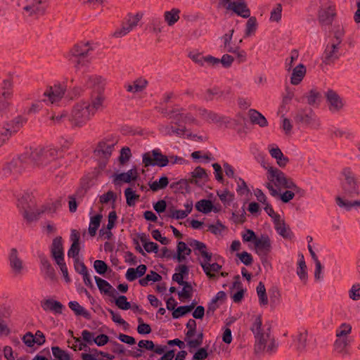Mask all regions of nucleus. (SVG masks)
Segmentation results:
<instances>
[{
    "label": "nucleus",
    "mask_w": 360,
    "mask_h": 360,
    "mask_svg": "<svg viewBox=\"0 0 360 360\" xmlns=\"http://www.w3.org/2000/svg\"><path fill=\"white\" fill-rule=\"evenodd\" d=\"M30 162L33 167H44L58 158L56 148L49 146L43 148H36L28 150Z\"/></svg>",
    "instance_id": "6"
},
{
    "label": "nucleus",
    "mask_w": 360,
    "mask_h": 360,
    "mask_svg": "<svg viewBox=\"0 0 360 360\" xmlns=\"http://www.w3.org/2000/svg\"><path fill=\"white\" fill-rule=\"evenodd\" d=\"M89 353L84 352L81 354V359L82 360H96V357L99 354H101V351L98 350L97 349H88Z\"/></svg>",
    "instance_id": "64"
},
{
    "label": "nucleus",
    "mask_w": 360,
    "mask_h": 360,
    "mask_svg": "<svg viewBox=\"0 0 360 360\" xmlns=\"http://www.w3.org/2000/svg\"><path fill=\"white\" fill-rule=\"evenodd\" d=\"M292 347L298 354H303L307 351V345L308 341V332L305 330L297 332L292 337Z\"/></svg>",
    "instance_id": "20"
},
{
    "label": "nucleus",
    "mask_w": 360,
    "mask_h": 360,
    "mask_svg": "<svg viewBox=\"0 0 360 360\" xmlns=\"http://www.w3.org/2000/svg\"><path fill=\"white\" fill-rule=\"evenodd\" d=\"M254 250L260 257H266L272 250V241L266 234L258 236L254 243Z\"/></svg>",
    "instance_id": "19"
},
{
    "label": "nucleus",
    "mask_w": 360,
    "mask_h": 360,
    "mask_svg": "<svg viewBox=\"0 0 360 360\" xmlns=\"http://www.w3.org/2000/svg\"><path fill=\"white\" fill-rule=\"evenodd\" d=\"M262 167L267 170L266 179L267 181L265 186L269 190L270 194L273 197H278L280 195L281 188L293 189L297 193L302 192V189L298 187L290 178L280 169L264 163L262 164Z\"/></svg>",
    "instance_id": "4"
},
{
    "label": "nucleus",
    "mask_w": 360,
    "mask_h": 360,
    "mask_svg": "<svg viewBox=\"0 0 360 360\" xmlns=\"http://www.w3.org/2000/svg\"><path fill=\"white\" fill-rule=\"evenodd\" d=\"M257 293L259 298V303L262 306H266L268 304V297L266 292V288L262 282H259L257 286Z\"/></svg>",
    "instance_id": "46"
},
{
    "label": "nucleus",
    "mask_w": 360,
    "mask_h": 360,
    "mask_svg": "<svg viewBox=\"0 0 360 360\" xmlns=\"http://www.w3.org/2000/svg\"><path fill=\"white\" fill-rule=\"evenodd\" d=\"M191 252V248L184 242L179 241L176 246V254L174 255L172 257L177 262H182L186 259V256L190 255Z\"/></svg>",
    "instance_id": "29"
},
{
    "label": "nucleus",
    "mask_w": 360,
    "mask_h": 360,
    "mask_svg": "<svg viewBox=\"0 0 360 360\" xmlns=\"http://www.w3.org/2000/svg\"><path fill=\"white\" fill-rule=\"evenodd\" d=\"M8 264L15 277L21 276L25 271V265L16 248H11L8 255Z\"/></svg>",
    "instance_id": "12"
},
{
    "label": "nucleus",
    "mask_w": 360,
    "mask_h": 360,
    "mask_svg": "<svg viewBox=\"0 0 360 360\" xmlns=\"http://www.w3.org/2000/svg\"><path fill=\"white\" fill-rule=\"evenodd\" d=\"M324 95L328 109L330 113L338 114L344 110L346 101L338 92L333 89H328Z\"/></svg>",
    "instance_id": "10"
},
{
    "label": "nucleus",
    "mask_w": 360,
    "mask_h": 360,
    "mask_svg": "<svg viewBox=\"0 0 360 360\" xmlns=\"http://www.w3.org/2000/svg\"><path fill=\"white\" fill-rule=\"evenodd\" d=\"M274 228H275L276 232L281 236H282L283 238H285V239H291L292 238L293 234H292L290 229L289 228V226H288L285 224V222L283 220H281V218L279 219H276V221H274Z\"/></svg>",
    "instance_id": "30"
},
{
    "label": "nucleus",
    "mask_w": 360,
    "mask_h": 360,
    "mask_svg": "<svg viewBox=\"0 0 360 360\" xmlns=\"http://www.w3.org/2000/svg\"><path fill=\"white\" fill-rule=\"evenodd\" d=\"M94 279L96 281L98 289L101 292L110 295L112 290L115 291L112 286L107 281L98 276H95Z\"/></svg>",
    "instance_id": "43"
},
{
    "label": "nucleus",
    "mask_w": 360,
    "mask_h": 360,
    "mask_svg": "<svg viewBox=\"0 0 360 360\" xmlns=\"http://www.w3.org/2000/svg\"><path fill=\"white\" fill-rule=\"evenodd\" d=\"M234 32V30H231L229 33L225 34L222 37L223 49L224 51L229 53H235L237 51V46L233 44L232 37Z\"/></svg>",
    "instance_id": "33"
},
{
    "label": "nucleus",
    "mask_w": 360,
    "mask_h": 360,
    "mask_svg": "<svg viewBox=\"0 0 360 360\" xmlns=\"http://www.w3.org/2000/svg\"><path fill=\"white\" fill-rule=\"evenodd\" d=\"M298 267L297 269V274L300 279L304 283H306L308 274L307 271V265L304 261V258L302 254L299 255Z\"/></svg>",
    "instance_id": "36"
},
{
    "label": "nucleus",
    "mask_w": 360,
    "mask_h": 360,
    "mask_svg": "<svg viewBox=\"0 0 360 360\" xmlns=\"http://www.w3.org/2000/svg\"><path fill=\"white\" fill-rule=\"evenodd\" d=\"M340 37H338L326 46L323 55V60L326 64H330L338 60L340 56Z\"/></svg>",
    "instance_id": "18"
},
{
    "label": "nucleus",
    "mask_w": 360,
    "mask_h": 360,
    "mask_svg": "<svg viewBox=\"0 0 360 360\" xmlns=\"http://www.w3.org/2000/svg\"><path fill=\"white\" fill-rule=\"evenodd\" d=\"M91 51V47L88 43H81L75 45L70 50V56L69 60L75 64L76 68L85 63L84 58L88 56Z\"/></svg>",
    "instance_id": "13"
},
{
    "label": "nucleus",
    "mask_w": 360,
    "mask_h": 360,
    "mask_svg": "<svg viewBox=\"0 0 360 360\" xmlns=\"http://www.w3.org/2000/svg\"><path fill=\"white\" fill-rule=\"evenodd\" d=\"M352 342L351 339L337 338L334 342V350L342 357H346L350 355L348 347Z\"/></svg>",
    "instance_id": "26"
},
{
    "label": "nucleus",
    "mask_w": 360,
    "mask_h": 360,
    "mask_svg": "<svg viewBox=\"0 0 360 360\" xmlns=\"http://www.w3.org/2000/svg\"><path fill=\"white\" fill-rule=\"evenodd\" d=\"M117 214L115 211H112L108 214V221L107 224V229L108 231H106L104 234H106V238L109 239L111 236L112 233L110 230L115 226V222L117 221Z\"/></svg>",
    "instance_id": "57"
},
{
    "label": "nucleus",
    "mask_w": 360,
    "mask_h": 360,
    "mask_svg": "<svg viewBox=\"0 0 360 360\" xmlns=\"http://www.w3.org/2000/svg\"><path fill=\"white\" fill-rule=\"evenodd\" d=\"M101 219V214H96L91 217L89 226V233L91 236H94L96 235V231L100 226Z\"/></svg>",
    "instance_id": "50"
},
{
    "label": "nucleus",
    "mask_w": 360,
    "mask_h": 360,
    "mask_svg": "<svg viewBox=\"0 0 360 360\" xmlns=\"http://www.w3.org/2000/svg\"><path fill=\"white\" fill-rule=\"evenodd\" d=\"M148 82L146 79H139L136 80L133 84H129L127 86V90L129 92H140L142 91L147 85Z\"/></svg>",
    "instance_id": "45"
},
{
    "label": "nucleus",
    "mask_w": 360,
    "mask_h": 360,
    "mask_svg": "<svg viewBox=\"0 0 360 360\" xmlns=\"http://www.w3.org/2000/svg\"><path fill=\"white\" fill-rule=\"evenodd\" d=\"M195 307V304L193 303L189 306H181L177 309H174L172 312V316L174 319H179V317L186 314L190 312Z\"/></svg>",
    "instance_id": "55"
},
{
    "label": "nucleus",
    "mask_w": 360,
    "mask_h": 360,
    "mask_svg": "<svg viewBox=\"0 0 360 360\" xmlns=\"http://www.w3.org/2000/svg\"><path fill=\"white\" fill-rule=\"evenodd\" d=\"M191 109L196 110V115L208 123L222 124L227 122L226 117L205 108L193 106Z\"/></svg>",
    "instance_id": "17"
},
{
    "label": "nucleus",
    "mask_w": 360,
    "mask_h": 360,
    "mask_svg": "<svg viewBox=\"0 0 360 360\" xmlns=\"http://www.w3.org/2000/svg\"><path fill=\"white\" fill-rule=\"evenodd\" d=\"M41 1H37L32 5H28L24 7V10L30 13V15L34 14H42L44 12V8L40 6Z\"/></svg>",
    "instance_id": "53"
},
{
    "label": "nucleus",
    "mask_w": 360,
    "mask_h": 360,
    "mask_svg": "<svg viewBox=\"0 0 360 360\" xmlns=\"http://www.w3.org/2000/svg\"><path fill=\"white\" fill-rule=\"evenodd\" d=\"M66 89V86L60 82L49 86L43 94L42 101L47 104H56L63 98Z\"/></svg>",
    "instance_id": "8"
},
{
    "label": "nucleus",
    "mask_w": 360,
    "mask_h": 360,
    "mask_svg": "<svg viewBox=\"0 0 360 360\" xmlns=\"http://www.w3.org/2000/svg\"><path fill=\"white\" fill-rule=\"evenodd\" d=\"M82 191H78L75 195L69 196V210L70 212H75L77 208V203L79 202V200L82 199L83 196Z\"/></svg>",
    "instance_id": "49"
},
{
    "label": "nucleus",
    "mask_w": 360,
    "mask_h": 360,
    "mask_svg": "<svg viewBox=\"0 0 360 360\" xmlns=\"http://www.w3.org/2000/svg\"><path fill=\"white\" fill-rule=\"evenodd\" d=\"M143 163L146 167L151 165L165 167L169 164V158L162 155L159 149H155L143 155Z\"/></svg>",
    "instance_id": "15"
},
{
    "label": "nucleus",
    "mask_w": 360,
    "mask_h": 360,
    "mask_svg": "<svg viewBox=\"0 0 360 360\" xmlns=\"http://www.w3.org/2000/svg\"><path fill=\"white\" fill-rule=\"evenodd\" d=\"M250 117L252 123L257 124L261 127H266L268 124L267 120L264 116L255 110H250Z\"/></svg>",
    "instance_id": "38"
},
{
    "label": "nucleus",
    "mask_w": 360,
    "mask_h": 360,
    "mask_svg": "<svg viewBox=\"0 0 360 360\" xmlns=\"http://www.w3.org/2000/svg\"><path fill=\"white\" fill-rule=\"evenodd\" d=\"M251 331L255 336V353L257 355L262 354L265 352L266 345L272 338L270 335V329L265 328L262 326L261 315L255 316L250 328Z\"/></svg>",
    "instance_id": "5"
},
{
    "label": "nucleus",
    "mask_w": 360,
    "mask_h": 360,
    "mask_svg": "<svg viewBox=\"0 0 360 360\" xmlns=\"http://www.w3.org/2000/svg\"><path fill=\"white\" fill-rule=\"evenodd\" d=\"M33 166L30 162V155L28 151L25 152L20 157L13 159L4 168V172L5 175H10L11 174L21 173L25 169Z\"/></svg>",
    "instance_id": "9"
},
{
    "label": "nucleus",
    "mask_w": 360,
    "mask_h": 360,
    "mask_svg": "<svg viewBox=\"0 0 360 360\" xmlns=\"http://www.w3.org/2000/svg\"><path fill=\"white\" fill-rule=\"evenodd\" d=\"M208 180V175L205 169L201 167H197L190 174L188 181L191 184L201 186Z\"/></svg>",
    "instance_id": "21"
},
{
    "label": "nucleus",
    "mask_w": 360,
    "mask_h": 360,
    "mask_svg": "<svg viewBox=\"0 0 360 360\" xmlns=\"http://www.w3.org/2000/svg\"><path fill=\"white\" fill-rule=\"evenodd\" d=\"M13 96V83L11 79H4L0 87V98L11 99Z\"/></svg>",
    "instance_id": "34"
},
{
    "label": "nucleus",
    "mask_w": 360,
    "mask_h": 360,
    "mask_svg": "<svg viewBox=\"0 0 360 360\" xmlns=\"http://www.w3.org/2000/svg\"><path fill=\"white\" fill-rule=\"evenodd\" d=\"M305 97L309 105H318L321 100V94L316 89H311Z\"/></svg>",
    "instance_id": "47"
},
{
    "label": "nucleus",
    "mask_w": 360,
    "mask_h": 360,
    "mask_svg": "<svg viewBox=\"0 0 360 360\" xmlns=\"http://www.w3.org/2000/svg\"><path fill=\"white\" fill-rule=\"evenodd\" d=\"M169 184V179L167 176H162L159 180H155L152 183L149 184L150 188L153 191L156 192L159 190L164 189Z\"/></svg>",
    "instance_id": "42"
},
{
    "label": "nucleus",
    "mask_w": 360,
    "mask_h": 360,
    "mask_svg": "<svg viewBox=\"0 0 360 360\" xmlns=\"http://www.w3.org/2000/svg\"><path fill=\"white\" fill-rule=\"evenodd\" d=\"M114 145L112 143L108 144L105 142H101L97 146L96 152L104 158H108L113 150Z\"/></svg>",
    "instance_id": "37"
},
{
    "label": "nucleus",
    "mask_w": 360,
    "mask_h": 360,
    "mask_svg": "<svg viewBox=\"0 0 360 360\" xmlns=\"http://www.w3.org/2000/svg\"><path fill=\"white\" fill-rule=\"evenodd\" d=\"M212 258L209 260H201L200 264L203 271L210 278H216L217 274L221 269V266L217 262H212Z\"/></svg>",
    "instance_id": "22"
},
{
    "label": "nucleus",
    "mask_w": 360,
    "mask_h": 360,
    "mask_svg": "<svg viewBox=\"0 0 360 360\" xmlns=\"http://www.w3.org/2000/svg\"><path fill=\"white\" fill-rule=\"evenodd\" d=\"M124 195L126 197L127 203L129 206H134L135 205L136 200L139 198V195H136L131 188H127L124 191Z\"/></svg>",
    "instance_id": "60"
},
{
    "label": "nucleus",
    "mask_w": 360,
    "mask_h": 360,
    "mask_svg": "<svg viewBox=\"0 0 360 360\" xmlns=\"http://www.w3.org/2000/svg\"><path fill=\"white\" fill-rule=\"evenodd\" d=\"M51 349L53 356L56 359V360H71L69 354L59 347H53Z\"/></svg>",
    "instance_id": "58"
},
{
    "label": "nucleus",
    "mask_w": 360,
    "mask_h": 360,
    "mask_svg": "<svg viewBox=\"0 0 360 360\" xmlns=\"http://www.w3.org/2000/svg\"><path fill=\"white\" fill-rule=\"evenodd\" d=\"M69 307L75 312V314L77 316H82L83 317L89 319L90 314L89 312L85 309L82 306H81L76 301H71L68 304Z\"/></svg>",
    "instance_id": "40"
},
{
    "label": "nucleus",
    "mask_w": 360,
    "mask_h": 360,
    "mask_svg": "<svg viewBox=\"0 0 360 360\" xmlns=\"http://www.w3.org/2000/svg\"><path fill=\"white\" fill-rule=\"evenodd\" d=\"M352 332V326L349 323H342L335 331L337 338L350 339L349 335Z\"/></svg>",
    "instance_id": "41"
},
{
    "label": "nucleus",
    "mask_w": 360,
    "mask_h": 360,
    "mask_svg": "<svg viewBox=\"0 0 360 360\" xmlns=\"http://www.w3.org/2000/svg\"><path fill=\"white\" fill-rule=\"evenodd\" d=\"M184 286L181 291L179 292V297L181 301L191 299L193 293L191 285L187 282L182 285Z\"/></svg>",
    "instance_id": "52"
},
{
    "label": "nucleus",
    "mask_w": 360,
    "mask_h": 360,
    "mask_svg": "<svg viewBox=\"0 0 360 360\" xmlns=\"http://www.w3.org/2000/svg\"><path fill=\"white\" fill-rule=\"evenodd\" d=\"M41 306L44 311H52L56 314H61L63 305L58 301L47 299L41 301Z\"/></svg>",
    "instance_id": "28"
},
{
    "label": "nucleus",
    "mask_w": 360,
    "mask_h": 360,
    "mask_svg": "<svg viewBox=\"0 0 360 360\" xmlns=\"http://www.w3.org/2000/svg\"><path fill=\"white\" fill-rule=\"evenodd\" d=\"M281 302V293L276 288L270 291V305L272 308L276 307Z\"/></svg>",
    "instance_id": "62"
},
{
    "label": "nucleus",
    "mask_w": 360,
    "mask_h": 360,
    "mask_svg": "<svg viewBox=\"0 0 360 360\" xmlns=\"http://www.w3.org/2000/svg\"><path fill=\"white\" fill-rule=\"evenodd\" d=\"M176 273L172 276V280L178 283L179 285H183L185 283H187L186 281H184V275L188 274V267L184 264L179 265L176 268Z\"/></svg>",
    "instance_id": "39"
},
{
    "label": "nucleus",
    "mask_w": 360,
    "mask_h": 360,
    "mask_svg": "<svg viewBox=\"0 0 360 360\" xmlns=\"http://www.w3.org/2000/svg\"><path fill=\"white\" fill-rule=\"evenodd\" d=\"M142 17L143 14L140 13H137L135 15H132L131 13L128 14L122 21L121 27L116 30L113 33V37L116 38H121L127 35L137 27Z\"/></svg>",
    "instance_id": "11"
},
{
    "label": "nucleus",
    "mask_w": 360,
    "mask_h": 360,
    "mask_svg": "<svg viewBox=\"0 0 360 360\" xmlns=\"http://www.w3.org/2000/svg\"><path fill=\"white\" fill-rule=\"evenodd\" d=\"M306 74V68L302 64H299L292 69L290 82L293 85L299 84Z\"/></svg>",
    "instance_id": "31"
},
{
    "label": "nucleus",
    "mask_w": 360,
    "mask_h": 360,
    "mask_svg": "<svg viewBox=\"0 0 360 360\" xmlns=\"http://www.w3.org/2000/svg\"><path fill=\"white\" fill-rule=\"evenodd\" d=\"M294 120L297 123L304 124L312 129L318 130L321 128V122L310 109H299L294 115Z\"/></svg>",
    "instance_id": "7"
},
{
    "label": "nucleus",
    "mask_w": 360,
    "mask_h": 360,
    "mask_svg": "<svg viewBox=\"0 0 360 360\" xmlns=\"http://www.w3.org/2000/svg\"><path fill=\"white\" fill-rule=\"evenodd\" d=\"M195 209L202 213L207 214L213 210V205L209 200H200L195 203Z\"/></svg>",
    "instance_id": "44"
},
{
    "label": "nucleus",
    "mask_w": 360,
    "mask_h": 360,
    "mask_svg": "<svg viewBox=\"0 0 360 360\" xmlns=\"http://www.w3.org/2000/svg\"><path fill=\"white\" fill-rule=\"evenodd\" d=\"M269 152L271 156L276 160L277 164L281 167H284L289 162V159L283 155L281 150L276 146H269Z\"/></svg>",
    "instance_id": "27"
},
{
    "label": "nucleus",
    "mask_w": 360,
    "mask_h": 360,
    "mask_svg": "<svg viewBox=\"0 0 360 360\" xmlns=\"http://www.w3.org/2000/svg\"><path fill=\"white\" fill-rule=\"evenodd\" d=\"M167 117L169 120H171V123L169 124H162L159 127L163 135L187 137L194 141H202L205 140L203 136L193 134L185 127L184 124H199L196 117L191 112H186L182 109H176L169 112Z\"/></svg>",
    "instance_id": "2"
},
{
    "label": "nucleus",
    "mask_w": 360,
    "mask_h": 360,
    "mask_svg": "<svg viewBox=\"0 0 360 360\" xmlns=\"http://www.w3.org/2000/svg\"><path fill=\"white\" fill-rule=\"evenodd\" d=\"M180 10L178 8H172L170 11L164 13L165 21L169 26L174 25L179 20Z\"/></svg>",
    "instance_id": "35"
},
{
    "label": "nucleus",
    "mask_w": 360,
    "mask_h": 360,
    "mask_svg": "<svg viewBox=\"0 0 360 360\" xmlns=\"http://www.w3.org/2000/svg\"><path fill=\"white\" fill-rule=\"evenodd\" d=\"M162 279V276L154 271H151L150 274H147L144 278L139 280V284L142 286H146L149 282H157Z\"/></svg>",
    "instance_id": "48"
},
{
    "label": "nucleus",
    "mask_w": 360,
    "mask_h": 360,
    "mask_svg": "<svg viewBox=\"0 0 360 360\" xmlns=\"http://www.w3.org/2000/svg\"><path fill=\"white\" fill-rule=\"evenodd\" d=\"M293 94L290 92H288L283 98L282 101V104L279 108L278 113L281 115V117L284 116V115L288 111V108L287 105L290 103L292 99Z\"/></svg>",
    "instance_id": "56"
},
{
    "label": "nucleus",
    "mask_w": 360,
    "mask_h": 360,
    "mask_svg": "<svg viewBox=\"0 0 360 360\" xmlns=\"http://www.w3.org/2000/svg\"><path fill=\"white\" fill-rule=\"evenodd\" d=\"M319 20L323 25H330L335 15V7L330 0H321Z\"/></svg>",
    "instance_id": "16"
},
{
    "label": "nucleus",
    "mask_w": 360,
    "mask_h": 360,
    "mask_svg": "<svg viewBox=\"0 0 360 360\" xmlns=\"http://www.w3.org/2000/svg\"><path fill=\"white\" fill-rule=\"evenodd\" d=\"M343 180L341 183L342 195L336 197L337 205L347 211L360 208V199L352 200L360 194L357 179L350 167H345L341 172Z\"/></svg>",
    "instance_id": "3"
},
{
    "label": "nucleus",
    "mask_w": 360,
    "mask_h": 360,
    "mask_svg": "<svg viewBox=\"0 0 360 360\" xmlns=\"http://www.w3.org/2000/svg\"><path fill=\"white\" fill-rule=\"evenodd\" d=\"M190 339V341H199V340H200L199 344L198 345H191L189 343V340H188L187 338V334H185V341L187 343V345L188 347L190 348V349H196L198 348V347H200L202 344V341H203V333L202 332H199V333H193V334L189 338Z\"/></svg>",
    "instance_id": "51"
},
{
    "label": "nucleus",
    "mask_w": 360,
    "mask_h": 360,
    "mask_svg": "<svg viewBox=\"0 0 360 360\" xmlns=\"http://www.w3.org/2000/svg\"><path fill=\"white\" fill-rule=\"evenodd\" d=\"M44 212L43 210H37L34 211L31 209L25 210L24 217L30 222L37 220L39 215Z\"/></svg>",
    "instance_id": "61"
},
{
    "label": "nucleus",
    "mask_w": 360,
    "mask_h": 360,
    "mask_svg": "<svg viewBox=\"0 0 360 360\" xmlns=\"http://www.w3.org/2000/svg\"><path fill=\"white\" fill-rule=\"evenodd\" d=\"M51 252L56 264L64 262L63 240L61 237H56L53 240Z\"/></svg>",
    "instance_id": "23"
},
{
    "label": "nucleus",
    "mask_w": 360,
    "mask_h": 360,
    "mask_svg": "<svg viewBox=\"0 0 360 360\" xmlns=\"http://www.w3.org/2000/svg\"><path fill=\"white\" fill-rule=\"evenodd\" d=\"M39 259L41 264V271L44 275V278L51 281H55V271L48 258L45 255H41L39 256Z\"/></svg>",
    "instance_id": "25"
},
{
    "label": "nucleus",
    "mask_w": 360,
    "mask_h": 360,
    "mask_svg": "<svg viewBox=\"0 0 360 360\" xmlns=\"http://www.w3.org/2000/svg\"><path fill=\"white\" fill-rule=\"evenodd\" d=\"M281 13L282 6L281 4H277L271 11L270 20L271 22H279L281 19Z\"/></svg>",
    "instance_id": "63"
},
{
    "label": "nucleus",
    "mask_w": 360,
    "mask_h": 360,
    "mask_svg": "<svg viewBox=\"0 0 360 360\" xmlns=\"http://www.w3.org/2000/svg\"><path fill=\"white\" fill-rule=\"evenodd\" d=\"M89 87L98 86L97 91L92 92L89 99L77 101L72 109L69 120L74 127H82L103 107L105 96L101 89L103 86V79L97 75H88L84 78Z\"/></svg>",
    "instance_id": "1"
},
{
    "label": "nucleus",
    "mask_w": 360,
    "mask_h": 360,
    "mask_svg": "<svg viewBox=\"0 0 360 360\" xmlns=\"http://www.w3.org/2000/svg\"><path fill=\"white\" fill-rule=\"evenodd\" d=\"M221 4L226 10L231 11L244 18L250 15V11L247 7L245 0H221Z\"/></svg>",
    "instance_id": "14"
},
{
    "label": "nucleus",
    "mask_w": 360,
    "mask_h": 360,
    "mask_svg": "<svg viewBox=\"0 0 360 360\" xmlns=\"http://www.w3.org/2000/svg\"><path fill=\"white\" fill-rule=\"evenodd\" d=\"M217 195L224 205H229L234 199V195L228 190L217 191Z\"/></svg>",
    "instance_id": "54"
},
{
    "label": "nucleus",
    "mask_w": 360,
    "mask_h": 360,
    "mask_svg": "<svg viewBox=\"0 0 360 360\" xmlns=\"http://www.w3.org/2000/svg\"><path fill=\"white\" fill-rule=\"evenodd\" d=\"M138 176L137 171L134 169H131L127 172H123L115 176L114 182L117 184L119 182L129 183L132 180H136Z\"/></svg>",
    "instance_id": "32"
},
{
    "label": "nucleus",
    "mask_w": 360,
    "mask_h": 360,
    "mask_svg": "<svg viewBox=\"0 0 360 360\" xmlns=\"http://www.w3.org/2000/svg\"><path fill=\"white\" fill-rule=\"evenodd\" d=\"M188 245L193 249L196 255H200L202 260H209L212 258V254L207 252V246L205 243L194 239L188 241Z\"/></svg>",
    "instance_id": "24"
},
{
    "label": "nucleus",
    "mask_w": 360,
    "mask_h": 360,
    "mask_svg": "<svg viewBox=\"0 0 360 360\" xmlns=\"http://www.w3.org/2000/svg\"><path fill=\"white\" fill-rule=\"evenodd\" d=\"M96 335V333L91 332L88 330H84L82 332L81 338L89 347V345L94 344Z\"/></svg>",
    "instance_id": "59"
}]
</instances>
